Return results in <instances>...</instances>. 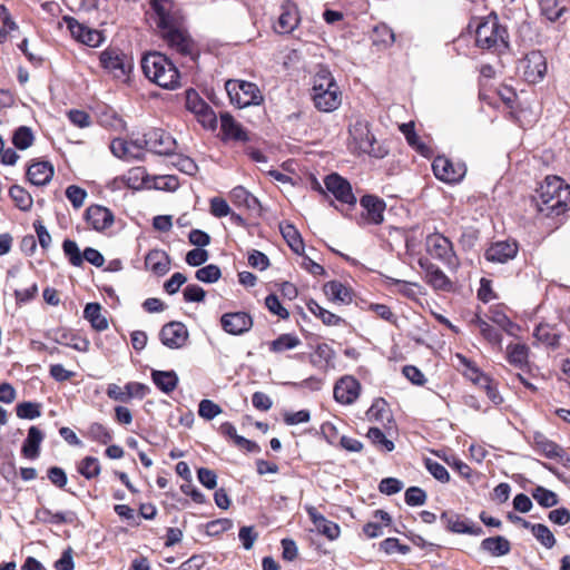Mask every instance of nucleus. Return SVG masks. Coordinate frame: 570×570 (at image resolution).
Listing matches in <instances>:
<instances>
[{"mask_svg": "<svg viewBox=\"0 0 570 570\" xmlns=\"http://www.w3.org/2000/svg\"><path fill=\"white\" fill-rule=\"evenodd\" d=\"M534 199L539 212L559 216L570 208V186L558 176H547L535 189Z\"/></svg>", "mask_w": 570, "mask_h": 570, "instance_id": "1", "label": "nucleus"}, {"mask_svg": "<svg viewBox=\"0 0 570 570\" xmlns=\"http://www.w3.org/2000/svg\"><path fill=\"white\" fill-rule=\"evenodd\" d=\"M145 76L161 88L174 90L180 86L177 67L165 55L149 52L141 59Z\"/></svg>", "mask_w": 570, "mask_h": 570, "instance_id": "2", "label": "nucleus"}, {"mask_svg": "<svg viewBox=\"0 0 570 570\" xmlns=\"http://www.w3.org/2000/svg\"><path fill=\"white\" fill-rule=\"evenodd\" d=\"M475 45L495 53H502L509 48L508 30L499 23L497 16H489L478 24Z\"/></svg>", "mask_w": 570, "mask_h": 570, "instance_id": "3", "label": "nucleus"}, {"mask_svg": "<svg viewBox=\"0 0 570 570\" xmlns=\"http://www.w3.org/2000/svg\"><path fill=\"white\" fill-rule=\"evenodd\" d=\"M350 148L357 154H366L375 158H383L387 151L377 145L375 136L368 128V122L356 118L348 127Z\"/></svg>", "mask_w": 570, "mask_h": 570, "instance_id": "4", "label": "nucleus"}, {"mask_svg": "<svg viewBox=\"0 0 570 570\" xmlns=\"http://www.w3.org/2000/svg\"><path fill=\"white\" fill-rule=\"evenodd\" d=\"M225 89L230 102L238 108L258 106L264 100L259 88L249 81L230 79L226 81Z\"/></svg>", "mask_w": 570, "mask_h": 570, "instance_id": "5", "label": "nucleus"}, {"mask_svg": "<svg viewBox=\"0 0 570 570\" xmlns=\"http://www.w3.org/2000/svg\"><path fill=\"white\" fill-rule=\"evenodd\" d=\"M426 252L435 259L442 262L449 269L459 267V259L453 250V245L449 238L440 233H432L425 239Z\"/></svg>", "mask_w": 570, "mask_h": 570, "instance_id": "6", "label": "nucleus"}, {"mask_svg": "<svg viewBox=\"0 0 570 570\" xmlns=\"http://www.w3.org/2000/svg\"><path fill=\"white\" fill-rule=\"evenodd\" d=\"M517 68L527 82L538 83L547 73V58L540 50H532L519 60Z\"/></svg>", "mask_w": 570, "mask_h": 570, "instance_id": "7", "label": "nucleus"}, {"mask_svg": "<svg viewBox=\"0 0 570 570\" xmlns=\"http://www.w3.org/2000/svg\"><path fill=\"white\" fill-rule=\"evenodd\" d=\"M100 62L104 69L116 79L125 80L132 68L130 57L117 49H106L100 53Z\"/></svg>", "mask_w": 570, "mask_h": 570, "instance_id": "8", "label": "nucleus"}, {"mask_svg": "<svg viewBox=\"0 0 570 570\" xmlns=\"http://www.w3.org/2000/svg\"><path fill=\"white\" fill-rule=\"evenodd\" d=\"M432 170L439 180L456 184L464 178L466 166L461 161L454 163L445 156H438L433 159Z\"/></svg>", "mask_w": 570, "mask_h": 570, "instance_id": "9", "label": "nucleus"}, {"mask_svg": "<svg viewBox=\"0 0 570 570\" xmlns=\"http://www.w3.org/2000/svg\"><path fill=\"white\" fill-rule=\"evenodd\" d=\"M325 187L337 202L354 206L356 204V197L352 191V186L342 176L337 174H331L324 179Z\"/></svg>", "mask_w": 570, "mask_h": 570, "instance_id": "10", "label": "nucleus"}, {"mask_svg": "<svg viewBox=\"0 0 570 570\" xmlns=\"http://www.w3.org/2000/svg\"><path fill=\"white\" fill-rule=\"evenodd\" d=\"M253 318L246 312H229L220 317L222 328L230 335H243L253 327Z\"/></svg>", "mask_w": 570, "mask_h": 570, "instance_id": "11", "label": "nucleus"}, {"mask_svg": "<svg viewBox=\"0 0 570 570\" xmlns=\"http://www.w3.org/2000/svg\"><path fill=\"white\" fill-rule=\"evenodd\" d=\"M159 338L168 348H180L185 345L188 338V331L183 323L170 322L161 327Z\"/></svg>", "mask_w": 570, "mask_h": 570, "instance_id": "12", "label": "nucleus"}, {"mask_svg": "<svg viewBox=\"0 0 570 570\" xmlns=\"http://www.w3.org/2000/svg\"><path fill=\"white\" fill-rule=\"evenodd\" d=\"M360 391V382L351 375H345L336 382L333 394L336 402L347 405L357 400Z\"/></svg>", "mask_w": 570, "mask_h": 570, "instance_id": "13", "label": "nucleus"}, {"mask_svg": "<svg viewBox=\"0 0 570 570\" xmlns=\"http://www.w3.org/2000/svg\"><path fill=\"white\" fill-rule=\"evenodd\" d=\"M147 149L158 155H169L175 150L176 140L165 130L153 128L147 132Z\"/></svg>", "mask_w": 570, "mask_h": 570, "instance_id": "14", "label": "nucleus"}, {"mask_svg": "<svg viewBox=\"0 0 570 570\" xmlns=\"http://www.w3.org/2000/svg\"><path fill=\"white\" fill-rule=\"evenodd\" d=\"M518 243L514 240H499L492 243L485 250L484 257L492 263L505 264L518 254Z\"/></svg>", "mask_w": 570, "mask_h": 570, "instance_id": "15", "label": "nucleus"}, {"mask_svg": "<svg viewBox=\"0 0 570 570\" xmlns=\"http://www.w3.org/2000/svg\"><path fill=\"white\" fill-rule=\"evenodd\" d=\"M360 205L364 209L363 219L368 224L379 225L384 220L385 203L383 199L365 195L360 199Z\"/></svg>", "mask_w": 570, "mask_h": 570, "instance_id": "16", "label": "nucleus"}, {"mask_svg": "<svg viewBox=\"0 0 570 570\" xmlns=\"http://www.w3.org/2000/svg\"><path fill=\"white\" fill-rule=\"evenodd\" d=\"M299 22L298 9L295 3L286 2L281 8V14L275 24V30L278 33H291Z\"/></svg>", "mask_w": 570, "mask_h": 570, "instance_id": "17", "label": "nucleus"}, {"mask_svg": "<svg viewBox=\"0 0 570 570\" xmlns=\"http://www.w3.org/2000/svg\"><path fill=\"white\" fill-rule=\"evenodd\" d=\"M85 218L95 230H104L114 223V214L100 205H91L86 209Z\"/></svg>", "mask_w": 570, "mask_h": 570, "instance_id": "18", "label": "nucleus"}, {"mask_svg": "<svg viewBox=\"0 0 570 570\" xmlns=\"http://www.w3.org/2000/svg\"><path fill=\"white\" fill-rule=\"evenodd\" d=\"M164 30V39L171 49L184 56L191 55L193 41L184 31L171 28L170 24Z\"/></svg>", "mask_w": 570, "mask_h": 570, "instance_id": "19", "label": "nucleus"}, {"mask_svg": "<svg viewBox=\"0 0 570 570\" xmlns=\"http://www.w3.org/2000/svg\"><path fill=\"white\" fill-rule=\"evenodd\" d=\"M421 268L425 272V277L429 284H431L435 289H449L451 287V282L446 277V275L433 263H431L428 258H421L419 261Z\"/></svg>", "mask_w": 570, "mask_h": 570, "instance_id": "20", "label": "nucleus"}, {"mask_svg": "<svg viewBox=\"0 0 570 570\" xmlns=\"http://www.w3.org/2000/svg\"><path fill=\"white\" fill-rule=\"evenodd\" d=\"M53 176V166L49 161H37L27 169V177L32 185L45 186Z\"/></svg>", "mask_w": 570, "mask_h": 570, "instance_id": "21", "label": "nucleus"}, {"mask_svg": "<svg viewBox=\"0 0 570 570\" xmlns=\"http://www.w3.org/2000/svg\"><path fill=\"white\" fill-rule=\"evenodd\" d=\"M169 265V256L161 249H151L145 257V267L158 276L167 274Z\"/></svg>", "mask_w": 570, "mask_h": 570, "instance_id": "22", "label": "nucleus"}, {"mask_svg": "<svg viewBox=\"0 0 570 570\" xmlns=\"http://www.w3.org/2000/svg\"><path fill=\"white\" fill-rule=\"evenodd\" d=\"M313 101L320 111L331 112L340 107L342 94L338 86H336L326 92L313 95Z\"/></svg>", "mask_w": 570, "mask_h": 570, "instance_id": "23", "label": "nucleus"}, {"mask_svg": "<svg viewBox=\"0 0 570 570\" xmlns=\"http://www.w3.org/2000/svg\"><path fill=\"white\" fill-rule=\"evenodd\" d=\"M43 433L37 426H31L28 430L27 439L23 441L21 453L24 458L35 460L39 456L40 445L43 441Z\"/></svg>", "mask_w": 570, "mask_h": 570, "instance_id": "24", "label": "nucleus"}, {"mask_svg": "<svg viewBox=\"0 0 570 570\" xmlns=\"http://www.w3.org/2000/svg\"><path fill=\"white\" fill-rule=\"evenodd\" d=\"M220 129L227 139L237 141L248 140L247 132L228 112L220 114Z\"/></svg>", "mask_w": 570, "mask_h": 570, "instance_id": "25", "label": "nucleus"}, {"mask_svg": "<svg viewBox=\"0 0 570 570\" xmlns=\"http://www.w3.org/2000/svg\"><path fill=\"white\" fill-rule=\"evenodd\" d=\"M480 549L492 557H503L510 553L511 543L502 535L489 537L481 541Z\"/></svg>", "mask_w": 570, "mask_h": 570, "instance_id": "26", "label": "nucleus"}, {"mask_svg": "<svg viewBox=\"0 0 570 570\" xmlns=\"http://www.w3.org/2000/svg\"><path fill=\"white\" fill-rule=\"evenodd\" d=\"M323 292L333 303L348 304L352 301L350 288L338 281H331L325 283L323 286Z\"/></svg>", "mask_w": 570, "mask_h": 570, "instance_id": "27", "label": "nucleus"}, {"mask_svg": "<svg viewBox=\"0 0 570 570\" xmlns=\"http://www.w3.org/2000/svg\"><path fill=\"white\" fill-rule=\"evenodd\" d=\"M533 446L548 459L561 458L563 450L556 442L549 440L544 434L537 432L533 435Z\"/></svg>", "mask_w": 570, "mask_h": 570, "instance_id": "28", "label": "nucleus"}, {"mask_svg": "<svg viewBox=\"0 0 570 570\" xmlns=\"http://www.w3.org/2000/svg\"><path fill=\"white\" fill-rule=\"evenodd\" d=\"M151 380L166 394L173 392L178 385V376L175 371L154 370L151 372Z\"/></svg>", "mask_w": 570, "mask_h": 570, "instance_id": "29", "label": "nucleus"}, {"mask_svg": "<svg viewBox=\"0 0 570 570\" xmlns=\"http://www.w3.org/2000/svg\"><path fill=\"white\" fill-rule=\"evenodd\" d=\"M230 199L234 205L243 206L250 210H257L261 207L258 199L243 186H236L232 189Z\"/></svg>", "mask_w": 570, "mask_h": 570, "instance_id": "30", "label": "nucleus"}, {"mask_svg": "<svg viewBox=\"0 0 570 570\" xmlns=\"http://www.w3.org/2000/svg\"><path fill=\"white\" fill-rule=\"evenodd\" d=\"M83 317L90 323L96 331H105L108 328V321L101 313L99 303H88L83 309Z\"/></svg>", "mask_w": 570, "mask_h": 570, "instance_id": "31", "label": "nucleus"}, {"mask_svg": "<svg viewBox=\"0 0 570 570\" xmlns=\"http://www.w3.org/2000/svg\"><path fill=\"white\" fill-rule=\"evenodd\" d=\"M279 229L283 238L286 240L291 249L295 254L302 255L305 248L304 242L295 226L292 224H281Z\"/></svg>", "mask_w": 570, "mask_h": 570, "instance_id": "32", "label": "nucleus"}, {"mask_svg": "<svg viewBox=\"0 0 570 570\" xmlns=\"http://www.w3.org/2000/svg\"><path fill=\"white\" fill-rule=\"evenodd\" d=\"M306 307L327 326H338L344 323V320L341 316L325 309L314 299H309L306 303Z\"/></svg>", "mask_w": 570, "mask_h": 570, "instance_id": "33", "label": "nucleus"}, {"mask_svg": "<svg viewBox=\"0 0 570 570\" xmlns=\"http://www.w3.org/2000/svg\"><path fill=\"white\" fill-rule=\"evenodd\" d=\"M386 283L390 289H393L394 292L411 299L416 298L420 293V286L415 283L401 281L393 277H387Z\"/></svg>", "mask_w": 570, "mask_h": 570, "instance_id": "34", "label": "nucleus"}, {"mask_svg": "<svg viewBox=\"0 0 570 570\" xmlns=\"http://www.w3.org/2000/svg\"><path fill=\"white\" fill-rule=\"evenodd\" d=\"M394 41L395 35L387 24L381 23L373 28L372 42L374 46L389 48L394 43Z\"/></svg>", "mask_w": 570, "mask_h": 570, "instance_id": "35", "label": "nucleus"}, {"mask_svg": "<svg viewBox=\"0 0 570 570\" xmlns=\"http://www.w3.org/2000/svg\"><path fill=\"white\" fill-rule=\"evenodd\" d=\"M153 9L158 16V27L168 28L171 22L173 0H153Z\"/></svg>", "mask_w": 570, "mask_h": 570, "instance_id": "36", "label": "nucleus"}, {"mask_svg": "<svg viewBox=\"0 0 570 570\" xmlns=\"http://www.w3.org/2000/svg\"><path fill=\"white\" fill-rule=\"evenodd\" d=\"M72 513L51 512L48 508L37 510L36 518L43 523L62 524L72 522Z\"/></svg>", "mask_w": 570, "mask_h": 570, "instance_id": "37", "label": "nucleus"}, {"mask_svg": "<svg viewBox=\"0 0 570 570\" xmlns=\"http://www.w3.org/2000/svg\"><path fill=\"white\" fill-rule=\"evenodd\" d=\"M301 340L295 334H282L269 343V350L274 353H282L287 350L296 348L301 345Z\"/></svg>", "mask_w": 570, "mask_h": 570, "instance_id": "38", "label": "nucleus"}, {"mask_svg": "<svg viewBox=\"0 0 570 570\" xmlns=\"http://www.w3.org/2000/svg\"><path fill=\"white\" fill-rule=\"evenodd\" d=\"M441 521L445 528L454 533H464L468 530V519L461 518L452 511H445L441 514Z\"/></svg>", "mask_w": 570, "mask_h": 570, "instance_id": "39", "label": "nucleus"}, {"mask_svg": "<svg viewBox=\"0 0 570 570\" xmlns=\"http://www.w3.org/2000/svg\"><path fill=\"white\" fill-rule=\"evenodd\" d=\"M335 352L330 345L318 344L312 355V363L320 368H326L333 362Z\"/></svg>", "mask_w": 570, "mask_h": 570, "instance_id": "40", "label": "nucleus"}, {"mask_svg": "<svg viewBox=\"0 0 570 570\" xmlns=\"http://www.w3.org/2000/svg\"><path fill=\"white\" fill-rule=\"evenodd\" d=\"M338 86L327 69H321L314 78L313 95L326 92Z\"/></svg>", "mask_w": 570, "mask_h": 570, "instance_id": "41", "label": "nucleus"}, {"mask_svg": "<svg viewBox=\"0 0 570 570\" xmlns=\"http://www.w3.org/2000/svg\"><path fill=\"white\" fill-rule=\"evenodd\" d=\"M508 361L518 367L528 363L529 348L525 344H510L507 347Z\"/></svg>", "mask_w": 570, "mask_h": 570, "instance_id": "42", "label": "nucleus"}, {"mask_svg": "<svg viewBox=\"0 0 570 570\" xmlns=\"http://www.w3.org/2000/svg\"><path fill=\"white\" fill-rule=\"evenodd\" d=\"M9 195L19 209L27 212L31 208L32 197L21 186H19V185L11 186L9 189Z\"/></svg>", "mask_w": 570, "mask_h": 570, "instance_id": "43", "label": "nucleus"}, {"mask_svg": "<svg viewBox=\"0 0 570 570\" xmlns=\"http://www.w3.org/2000/svg\"><path fill=\"white\" fill-rule=\"evenodd\" d=\"M58 342L78 352H88L90 346V342L86 337L73 332L62 333Z\"/></svg>", "mask_w": 570, "mask_h": 570, "instance_id": "44", "label": "nucleus"}, {"mask_svg": "<svg viewBox=\"0 0 570 570\" xmlns=\"http://www.w3.org/2000/svg\"><path fill=\"white\" fill-rule=\"evenodd\" d=\"M86 436L100 444H108L112 440L111 432L101 423H91L87 430Z\"/></svg>", "mask_w": 570, "mask_h": 570, "instance_id": "45", "label": "nucleus"}, {"mask_svg": "<svg viewBox=\"0 0 570 570\" xmlns=\"http://www.w3.org/2000/svg\"><path fill=\"white\" fill-rule=\"evenodd\" d=\"M455 358L459 361V365L464 366L463 374L474 383H481V381L488 382V377L484 376L480 370L462 354H455Z\"/></svg>", "mask_w": 570, "mask_h": 570, "instance_id": "46", "label": "nucleus"}, {"mask_svg": "<svg viewBox=\"0 0 570 570\" xmlns=\"http://www.w3.org/2000/svg\"><path fill=\"white\" fill-rule=\"evenodd\" d=\"M532 498L543 508H551L558 504V495L541 485L535 487L532 490Z\"/></svg>", "mask_w": 570, "mask_h": 570, "instance_id": "47", "label": "nucleus"}, {"mask_svg": "<svg viewBox=\"0 0 570 570\" xmlns=\"http://www.w3.org/2000/svg\"><path fill=\"white\" fill-rule=\"evenodd\" d=\"M533 335L539 342L544 343L548 346H559V335L547 324H540L537 326Z\"/></svg>", "mask_w": 570, "mask_h": 570, "instance_id": "48", "label": "nucleus"}, {"mask_svg": "<svg viewBox=\"0 0 570 570\" xmlns=\"http://www.w3.org/2000/svg\"><path fill=\"white\" fill-rule=\"evenodd\" d=\"M472 322L480 330L481 334L488 342H490L492 344H498V345L501 344V341H502L501 334L493 326H491L487 321H484L480 316H475V318Z\"/></svg>", "mask_w": 570, "mask_h": 570, "instance_id": "49", "label": "nucleus"}, {"mask_svg": "<svg viewBox=\"0 0 570 570\" xmlns=\"http://www.w3.org/2000/svg\"><path fill=\"white\" fill-rule=\"evenodd\" d=\"M541 13L550 21H557L566 11L558 0H539Z\"/></svg>", "mask_w": 570, "mask_h": 570, "instance_id": "50", "label": "nucleus"}, {"mask_svg": "<svg viewBox=\"0 0 570 570\" xmlns=\"http://www.w3.org/2000/svg\"><path fill=\"white\" fill-rule=\"evenodd\" d=\"M533 537L547 549H551L556 544V538L546 524L537 523L531 527Z\"/></svg>", "mask_w": 570, "mask_h": 570, "instance_id": "51", "label": "nucleus"}, {"mask_svg": "<svg viewBox=\"0 0 570 570\" xmlns=\"http://www.w3.org/2000/svg\"><path fill=\"white\" fill-rule=\"evenodd\" d=\"M100 470V463L98 459L94 456H86L78 465V472L87 480L98 476Z\"/></svg>", "mask_w": 570, "mask_h": 570, "instance_id": "52", "label": "nucleus"}, {"mask_svg": "<svg viewBox=\"0 0 570 570\" xmlns=\"http://www.w3.org/2000/svg\"><path fill=\"white\" fill-rule=\"evenodd\" d=\"M366 436L380 450L391 452L394 450V443L389 440L379 428H370Z\"/></svg>", "mask_w": 570, "mask_h": 570, "instance_id": "53", "label": "nucleus"}, {"mask_svg": "<svg viewBox=\"0 0 570 570\" xmlns=\"http://www.w3.org/2000/svg\"><path fill=\"white\" fill-rule=\"evenodd\" d=\"M33 142V134L29 127L21 126L19 127L12 137V144L18 149H27L29 148Z\"/></svg>", "mask_w": 570, "mask_h": 570, "instance_id": "54", "label": "nucleus"}, {"mask_svg": "<svg viewBox=\"0 0 570 570\" xmlns=\"http://www.w3.org/2000/svg\"><path fill=\"white\" fill-rule=\"evenodd\" d=\"M222 276L220 268L215 264H209L204 267H200L196 271L195 277L203 283H215Z\"/></svg>", "mask_w": 570, "mask_h": 570, "instance_id": "55", "label": "nucleus"}, {"mask_svg": "<svg viewBox=\"0 0 570 570\" xmlns=\"http://www.w3.org/2000/svg\"><path fill=\"white\" fill-rule=\"evenodd\" d=\"M400 130L405 136V139L409 142V145L419 150L421 154H425V151L429 150V148L424 144L420 142L419 137L415 134L413 122L402 124L400 126Z\"/></svg>", "mask_w": 570, "mask_h": 570, "instance_id": "56", "label": "nucleus"}, {"mask_svg": "<svg viewBox=\"0 0 570 570\" xmlns=\"http://www.w3.org/2000/svg\"><path fill=\"white\" fill-rule=\"evenodd\" d=\"M111 153L121 159L137 158V154L130 149V145L127 140L116 138L110 144Z\"/></svg>", "mask_w": 570, "mask_h": 570, "instance_id": "57", "label": "nucleus"}, {"mask_svg": "<svg viewBox=\"0 0 570 570\" xmlns=\"http://www.w3.org/2000/svg\"><path fill=\"white\" fill-rule=\"evenodd\" d=\"M65 255L68 257L72 266H81L83 263L82 254L75 240L65 239L62 244Z\"/></svg>", "mask_w": 570, "mask_h": 570, "instance_id": "58", "label": "nucleus"}, {"mask_svg": "<svg viewBox=\"0 0 570 570\" xmlns=\"http://www.w3.org/2000/svg\"><path fill=\"white\" fill-rule=\"evenodd\" d=\"M16 413L19 419L33 420L41 415L40 404L33 402H22L17 404Z\"/></svg>", "mask_w": 570, "mask_h": 570, "instance_id": "59", "label": "nucleus"}, {"mask_svg": "<svg viewBox=\"0 0 570 570\" xmlns=\"http://www.w3.org/2000/svg\"><path fill=\"white\" fill-rule=\"evenodd\" d=\"M146 170L144 167H135L125 176L126 184L129 188L139 189L146 185Z\"/></svg>", "mask_w": 570, "mask_h": 570, "instance_id": "60", "label": "nucleus"}, {"mask_svg": "<svg viewBox=\"0 0 570 570\" xmlns=\"http://www.w3.org/2000/svg\"><path fill=\"white\" fill-rule=\"evenodd\" d=\"M187 109L194 112L196 116L206 111L209 105L204 101L195 90H188L186 96Z\"/></svg>", "mask_w": 570, "mask_h": 570, "instance_id": "61", "label": "nucleus"}, {"mask_svg": "<svg viewBox=\"0 0 570 570\" xmlns=\"http://www.w3.org/2000/svg\"><path fill=\"white\" fill-rule=\"evenodd\" d=\"M171 164L181 173L190 176L195 175L198 170L196 163L190 157L184 155L174 156Z\"/></svg>", "mask_w": 570, "mask_h": 570, "instance_id": "62", "label": "nucleus"}, {"mask_svg": "<svg viewBox=\"0 0 570 570\" xmlns=\"http://www.w3.org/2000/svg\"><path fill=\"white\" fill-rule=\"evenodd\" d=\"M125 390L128 402L131 399L142 400L150 392V387L148 385L139 382H128L125 385Z\"/></svg>", "mask_w": 570, "mask_h": 570, "instance_id": "63", "label": "nucleus"}, {"mask_svg": "<svg viewBox=\"0 0 570 570\" xmlns=\"http://www.w3.org/2000/svg\"><path fill=\"white\" fill-rule=\"evenodd\" d=\"M222 413V407L210 400H202L198 405V414L205 420H213Z\"/></svg>", "mask_w": 570, "mask_h": 570, "instance_id": "64", "label": "nucleus"}]
</instances>
